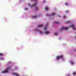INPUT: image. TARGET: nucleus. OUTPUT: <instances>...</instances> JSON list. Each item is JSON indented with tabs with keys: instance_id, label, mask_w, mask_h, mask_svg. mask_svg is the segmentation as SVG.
I'll return each mask as SVG.
<instances>
[{
	"instance_id": "f257e3e1",
	"label": "nucleus",
	"mask_w": 76,
	"mask_h": 76,
	"mask_svg": "<svg viewBox=\"0 0 76 76\" xmlns=\"http://www.w3.org/2000/svg\"><path fill=\"white\" fill-rule=\"evenodd\" d=\"M63 58V56L61 55H59L58 56H57L56 58V60H59V58H61V59H62Z\"/></svg>"
},
{
	"instance_id": "f03ea898",
	"label": "nucleus",
	"mask_w": 76,
	"mask_h": 76,
	"mask_svg": "<svg viewBox=\"0 0 76 76\" xmlns=\"http://www.w3.org/2000/svg\"><path fill=\"white\" fill-rule=\"evenodd\" d=\"M61 29H63V30H65V31H66L67 29H68V28L67 27H61Z\"/></svg>"
},
{
	"instance_id": "7ed1b4c3",
	"label": "nucleus",
	"mask_w": 76,
	"mask_h": 76,
	"mask_svg": "<svg viewBox=\"0 0 76 76\" xmlns=\"http://www.w3.org/2000/svg\"><path fill=\"white\" fill-rule=\"evenodd\" d=\"M69 26L70 27H72L73 30H75L76 29V28L74 26V24H72V25H70V26Z\"/></svg>"
},
{
	"instance_id": "20e7f679",
	"label": "nucleus",
	"mask_w": 76,
	"mask_h": 76,
	"mask_svg": "<svg viewBox=\"0 0 76 76\" xmlns=\"http://www.w3.org/2000/svg\"><path fill=\"white\" fill-rule=\"evenodd\" d=\"M7 72H8V70H4V71H3L1 72V73L4 74V73H7Z\"/></svg>"
},
{
	"instance_id": "39448f33",
	"label": "nucleus",
	"mask_w": 76,
	"mask_h": 76,
	"mask_svg": "<svg viewBox=\"0 0 76 76\" xmlns=\"http://www.w3.org/2000/svg\"><path fill=\"white\" fill-rule=\"evenodd\" d=\"M12 75H15L16 76H19V75H18V74H17L15 72H13Z\"/></svg>"
},
{
	"instance_id": "423d86ee",
	"label": "nucleus",
	"mask_w": 76,
	"mask_h": 76,
	"mask_svg": "<svg viewBox=\"0 0 76 76\" xmlns=\"http://www.w3.org/2000/svg\"><path fill=\"white\" fill-rule=\"evenodd\" d=\"M48 24V23H47L45 25V26L43 28V29L45 30V29H46V27H47V25Z\"/></svg>"
},
{
	"instance_id": "0eeeda50",
	"label": "nucleus",
	"mask_w": 76,
	"mask_h": 76,
	"mask_svg": "<svg viewBox=\"0 0 76 76\" xmlns=\"http://www.w3.org/2000/svg\"><path fill=\"white\" fill-rule=\"evenodd\" d=\"M65 4L66 6H69V3L66 2L65 3Z\"/></svg>"
},
{
	"instance_id": "6e6552de",
	"label": "nucleus",
	"mask_w": 76,
	"mask_h": 76,
	"mask_svg": "<svg viewBox=\"0 0 76 76\" xmlns=\"http://www.w3.org/2000/svg\"><path fill=\"white\" fill-rule=\"evenodd\" d=\"M58 34H59V33H58L55 32L54 33V35H58Z\"/></svg>"
},
{
	"instance_id": "1a4fd4ad",
	"label": "nucleus",
	"mask_w": 76,
	"mask_h": 76,
	"mask_svg": "<svg viewBox=\"0 0 76 76\" xmlns=\"http://www.w3.org/2000/svg\"><path fill=\"white\" fill-rule=\"evenodd\" d=\"M37 3H35L34 5L31 6V7H32V6H36L37 5Z\"/></svg>"
},
{
	"instance_id": "9d476101",
	"label": "nucleus",
	"mask_w": 76,
	"mask_h": 76,
	"mask_svg": "<svg viewBox=\"0 0 76 76\" xmlns=\"http://www.w3.org/2000/svg\"><path fill=\"white\" fill-rule=\"evenodd\" d=\"M32 18L33 19L34 18V19H36L37 18V16H32Z\"/></svg>"
},
{
	"instance_id": "9b49d317",
	"label": "nucleus",
	"mask_w": 76,
	"mask_h": 76,
	"mask_svg": "<svg viewBox=\"0 0 76 76\" xmlns=\"http://www.w3.org/2000/svg\"><path fill=\"white\" fill-rule=\"evenodd\" d=\"M55 23H56V24H57L58 25H59L60 24V23L57 22H55Z\"/></svg>"
},
{
	"instance_id": "f8f14e48",
	"label": "nucleus",
	"mask_w": 76,
	"mask_h": 76,
	"mask_svg": "<svg viewBox=\"0 0 76 76\" xmlns=\"http://www.w3.org/2000/svg\"><path fill=\"white\" fill-rule=\"evenodd\" d=\"M56 15V13H54L53 12H52L51 14V15H52V16L53 15Z\"/></svg>"
},
{
	"instance_id": "ddd939ff",
	"label": "nucleus",
	"mask_w": 76,
	"mask_h": 76,
	"mask_svg": "<svg viewBox=\"0 0 76 76\" xmlns=\"http://www.w3.org/2000/svg\"><path fill=\"white\" fill-rule=\"evenodd\" d=\"M72 75H76V72H72Z\"/></svg>"
},
{
	"instance_id": "4468645a",
	"label": "nucleus",
	"mask_w": 76,
	"mask_h": 76,
	"mask_svg": "<svg viewBox=\"0 0 76 76\" xmlns=\"http://www.w3.org/2000/svg\"><path fill=\"white\" fill-rule=\"evenodd\" d=\"M39 33H40V34H43L42 31H39Z\"/></svg>"
},
{
	"instance_id": "2eb2a0df",
	"label": "nucleus",
	"mask_w": 76,
	"mask_h": 76,
	"mask_svg": "<svg viewBox=\"0 0 76 76\" xmlns=\"http://www.w3.org/2000/svg\"><path fill=\"white\" fill-rule=\"evenodd\" d=\"M38 27H42L43 25H39L38 26Z\"/></svg>"
},
{
	"instance_id": "dca6fc26",
	"label": "nucleus",
	"mask_w": 76,
	"mask_h": 76,
	"mask_svg": "<svg viewBox=\"0 0 76 76\" xmlns=\"http://www.w3.org/2000/svg\"><path fill=\"white\" fill-rule=\"evenodd\" d=\"M49 33H50V32L49 31H46L45 34H48Z\"/></svg>"
},
{
	"instance_id": "f3484780",
	"label": "nucleus",
	"mask_w": 76,
	"mask_h": 76,
	"mask_svg": "<svg viewBox=\"0 0 76 76\" xmlns=\"http://www.w3.org/2000/svg\"><path fill=\"white\" fill-rule=\"evenodd\" d=\"M45 10H48V8L46 7H45Z\"/></svg>"
},
{
	"instance_id": "a211bd4d",
	"label": "nucleus",
	"mask_w": 76,
	"mask_h": 76,
	"mask_svg": "<svg viewBox=\"0 0 76 76\" xmlns=\"http://www.w3.org/2000/svg\"><path fill=\"white\" fill-rule=\"evenodd\" d=\"M63 19H65L66 18V16L65 15H64L63 17Z\"/></svg>"
},
{
	"instance_id": "6ab92c4d",
	"label": "nucleus",
	"mask_w": 76,
	"mask_h": 76,
	"mask_svg": "<svg viewBox=\"0 0 76 76\" xmlns=\"http://www.w3.org/2000/svg\"><path fill=\"white\" fill-rule=\"evenodd\" d=\"M69 13V11L68 10L66 11H65V13Z\"/></svg>"
},
{
	"instance_id": "aec40b11",
	"label": "nucleus",
	"mask_w": 76,
	"mask_h": 76,
	"mask_svg": "<svg viewBox=\"0 0 76 76\" xmlns=\"http://www.w3.org/2000/svg\"><path fill=\"white\" fill-rule=\"evenodd\" d=\"M35 9L36 10H38V7H36L35 8Z\"/></svg>"
},
{
	"instance_id": "412c9836",
	"label": "nucleus",
	"mask_w": 76,
	"mask_h": 76,
	"mask_svg": "<svg viewBox=\"0 0 76 76\" xmlns=\"http://www.w3.org/2000/svg\"><path fill=\"white\" fill-rule=\"evenodd\" d=\"M74 63H73V62H71V64H73Z\"/></svg>"
},
{
	"instance_id": "4be33fe9",
	"label": "nucleus",
	"mask_w": 76,
	"mask_h": 76,
	"mask_svg": "<svg viewBox=\"0 0 76 76\" xmlns=\"http://www.w3.org/2000/svg\"><path fill=\"white\" fill-rule=\"evenodd\" d=\"M0 59L2 60H3V58L1 57L0 58Z\"/></svg>"
},
{
	"instance_id": "5701e85b",
	"label": "nucleus",
	"mask_w": 76,
	"mask_h": 76,
	"mask_svg": "<svg viewBox=\"0 0 76 76\" xmlns=\"http://www.w3.org/2000/svg\"><path fill=\"white\" fill-rule=\"evenodd\" d=\"M25 10H28V8H25Z\"/></svg>"
},
{
	"instance_id": "b1692460",
	"label": "nucleus",
	"mask_w": 76,
	"mask_h": 76,
	"mask_svg": "<svg viewBox=\"0 0 76 76\" xmlns=\"http://www.w3.org/2000/svg\"><path fill=\"white\" fill-rule=\"evenodd\" d=\"M3 56V54L0 53V56Z\"/></svg>"
},
{
	"instance_id": "393cba45",
	"label": "nucleus",
	"mask_w": 76,
	"mask_h": 76,
	"mask_svg": "<svg viewBox=\"0 0 76 76\" xmlns=\"http://www.w3.org/2000/svg\"><path fill=\"white\" fill-rule=\"evenodd\" d=\"M46 16H50V15H48V14H46Z\"/></svg>"
},
{
	"instance_id": "a878e982",
	"label": "nucleus",
	"mask_w": 76,
	"mask_h": 76,
	"mask_svg": "<svg viewBox=\"0 0 76 76\" xmlns=\"http://www.w3.org/2000/svg\"><path fill=\"white\" fill-rule=\"evenodd\" d=\"M31 1H37V0H30Z\"/></svg>"
},
{
	"instance_id": "bb28decb",
	"label": "nucleus",
	"mask_w": 76,
	"mask_h": 76,
	"mask_svg": "<svg viewBox=\"0 0 76 76\" xmlns=\"http://www.w3.org/2000/svg\"><path fill=\"white\" fill-rule=\"evenodd\" d=\"M59 31L60 32H62V31H61V30H59Z\"/></svg>"
},
{
	"instance_id": "cd10ccee",
	"label": "nucleus",
	"mask_w": 76,
	"mask_h": 76,
	"mask_svg": "<svg viewBox=\"0 0 76 76\" xmlns=\"http://www.w3.org/2000/svg\"><path fill=\"white\" fill-rule=\"evenodd\" d=\"M74 51H75V52H76V50H74Z\"/></svg>"
},
{
	"instance_id": "c85d7f7f",
	"label": "nucleus",
	"mask_w": 76,
	"mask_h": 76,
	"mask_svg": "<svg viewBox=\"0 0 76 76\" xmlns=\"http://www.w3.org/2000/svg\"><path fill=\"white\" fill-rule=\"evenodd\" d=\"M59 18H60V19L61 18V17H60Z\"/></svg>"
},
{
	"instance_id": "c756f323",
	"label": "nucleus",
	"mask_w": 76,
	"mask_h": 76,
	"mask_svg": "<svg viewBox=\"0 0 76 76\" xmlns=\"http://www.w3.org/2000/svg\"><path fill=\"white\" fill-rule=\"evenodd\" d=\"M36 31H38V30H36Z\"/></svg>"
},
{
	"instance_id": "7c9ffc66",
	"label": "nucleus",
	"mask_w": 76,
	"mask_h": 76,
	"mask_svg": "<svg viewBox=\"0 0 76 76\" xmlns=\"http://www.w3.org/2000/svg\"><path fill=\"white\" fill-rule=\"evenodd\" d=\"M43 2H45V1H44Z\"/></svg>"
},
{
	"instance_id": "2f4dec72",
	"label": "nucleus",
	"mask_w": 76,
	"mask_h": 76,
	"mask_svg": "<svg viewBox=\"0 0 76 76\" xmlns=\"http://www.w3.org/2000/svg\"><path fill=\"white\" fill-rule=\"evenodd\" d=\"M44 33H45V32H44Z\"/></svg>"
}]
</instances>
